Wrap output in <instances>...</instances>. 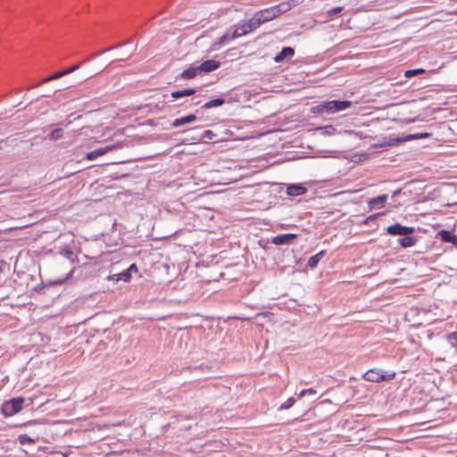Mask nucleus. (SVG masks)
I'll list each match as a JSON object with an SVG mask.
<instances>
[{
    "label": "nucleus",
    "instance_id": "obj_10",
    "mask_svg": "<svg viewBox=\"0 0 457 457\" xmlns=\"http://www.w3.org/2000/svg\"><path fill=\"white\" fill-rule=\"evenodd\" d=\"M220 67V62L219 61L209 59L204 61L200 65H198L197 70H199L200 73H210L216 71Z\"/></svg>",
    "mask_w": 457,
    "mask_h": 457
},
{
    "label": "nucleus",
    "instance_id": "obj_24",
    "mask_svg": "<svg viewBox=\"0 0 457 457\" xmlns=\"http://www.w3.org/2000/svg\"><path fill=\"white\" fill-rule=\"evenodd\" d=\"M325 254H326V251L325 250H321V251L318 252L317 253H315L314 255L311 256L308 259L307 265L311 269L316 268L318 263L324 257Z\"/></svg>",
    "mask_w": 457,
    "mask_h": 457
},
{
    "label": "nucleus",
    "instance_id": "obj_6",
    "mask_svg": "<svg viewBox=\"0 0 457 457\" xmlns=\"http://www.w3.org/2000/svg\"><path fill=\"white\" fill-rule=\"evenodd\" d=\"M388 235L392 236H406L407 234H414L415 228L410 226L402 225L400 222H395L386 228Z\"/></svg>",
    "mask_w": 457,
    "mask_h": 457
},
{
    "label": "nucleus",
    "instance_id": "obj_14",
    "mask_svg": "<svg viewBox=\"0 0 457 457\" xmlns=\"http://www.w3.org/2000/svg\"><path fill=\"white\" fill-rule=\"evenodd\" d=\"M436 237L444 243L457 245V236L451 230L441 229L437 232Z\"/></svg>",
    "mask_w": 457,
    "mask_h": 457
},
{
    "label": "nucleus",
    "instance_id": "obj_27",
    "mask_svg": "<svg viewBox=\"0 0 457 457\" xmlns=\"http://www.w3.org/2000/svg\"><path fill=\"white\" fill-rule=\"evenodd\" d=\"M63 76H64V72L62 71H57L55 73H53V74L44 78L39 83L32 86L31 87H37V86H39L42 83H46V82H49V81H52V80H54V79H61Z\"/></svg>",
    "mask_w": 457,
    "mask_h": 457
},
{
    "label": "nucleus",
    "instance_id": "obj_1",
    "mask_svg": "<svg viewBox=\"0 0 457 457\" xmlns=\"http://www.w3.org/2000/svg\"><path fill=\"white\" fill-rule=\"evenodd\" d=\"M353 105L350 100H331L320 102L318 105L312 108V113L315 114H334L341 111L346 110Z\"/></svg>",
    "mask_w": 457,
    "mask_h": 457
},
{
    "label": "nucleus",
    "instance_id": "obj_12",
    "mask_svg": "<svg viewBox=\"0 0 457 457\" xmlns=\"http://www.w3.org/2000/svg\"><path fill=\"white\" fill-rule=\"evenodd\" d=\"M235 39V37H231V33L226 32L224 35L217 38L216 41H214L212 46H210L209 52L218 51L220 49V47L231 40Z\"/></svg>",
    "mask_w": 457,
    "mask_h": 457
},
{
    "label": "nucleus",
    "instance_id": "obj_3",
    "mask_svg": "<svg viewBox=\"0 0 457 457\" xmlns=\"http://www.w3.org/2000/svg\"><path fill=\"white\" fill-rule=\"evenodd\" d=\"M291 7L292 4H290L289 3H281L279 4L262 9L259 11L258 13L265 23L278 17L281 13L287 12L288 10L291 9Z\"/></svg>",
    "mask_w": 457,
    "mask_h": 457
},
{
    "label": "nucleus",
    "instance_id": "obj_22",
    "mask_svg": "<svg viewBox=\"0 0 457 457\" xmlns=\"http://www.w3.org/2000/svg\"><path fill=\"white\" fill-rule=\"evenodd\" d=\"M431 136H432L431 133L420 132V133L408 134V135L403 136L401 137H402V143H404V142H407V141L428 138Z\"/></svg>",
    "mask_w": 457,
    "mask_h": 457
},
{
    "label": "nucleus",
    "instance_id": "obj_36",
    "mask_svg": "<svg viewBox=\"0 0 457 457\" xmlns=\"http://www.w3.org/2000/svg\"><path fill=\"white\" fill-rule=\"evenodd\" d=\"M63 135V130L62 129H54L51 134L50 138L53 140L60 139Z\"/></svg>",
    "mask_w": 457,
    "mask_h": 457
},
{
    "label": "nucleus",
    "instance_id": "obj_34",
    "mask_svg": "<svg viewBox=\"0 0 457 457\" xmlns=\"http://www.w3.org/2000/svg\"><path fill=\"white\" fill-rule=\"evenodd\" d=\"M423 72H425V71L423 69L407 70L404 72V77L411 78V77H413L415 75H418V74H420V73H423Z\"/></svg>",
    "mask_w": 457,
    "mask_h": 457
},
{
    "label": "nucleus",
    "instance_id": "obj_38",
    "mask_svg": "<svg viewBox=\"0 0 457 457\" xmlns=\"http://www.w3.org/2000/svg\"><path fill=\"white\" fill-rule=\"evenodd\" d=\"M380 215H381V213H375V214H371V215L368 216V217L363 220V223H364V224H369L370 222H371V221H373V220H377V218H378V216H380Z\"/></svg>",
    "mask_w": 457,
    "mask_h": 457
},
{
    "label": "nucleus",
    "instance_id": "obj_8",
    "mask_svg": "<svg viewBox=\"0 0 457 457\" xmlns=\"http://www.w3.org/2000/svg\"><path fill=\"white\" fill-rule=\"evenodd\" d=\"M297 234L295 233H285L279 234L271 238V243L276 245H292L296 239Z\"/></svg>",
    "mask_w": 457,
    "mask_h": 457
},
{
    "label": "nucleus",
    "instance_id": "obj_11",
    "mask_svg": "<svg viewBox=\"0 0 457 457\" xmlns=\"http://www.w3.org/2000/svg\"><path fill=\"white\" fill-rule=\"evenodd\" d=\"M58 254L64 259H66L71 265H74L75 263L79 262V258L77 253L69 247H61L58 248L57 251Z\"/></svg>",
    "mask_w": 457,
    "mask_h": 457
},
{
    "label": "nucleus",
    "instance_id": "obj_37",
    "mask_svg": "<svg viewBox=\"0 0 457 457\" xmlns=\"http://www.w3.org/2000/svg\"><path fill=\"white\" fill-rule=\"evenodd\" d=\"M342 10H343V7H341V6L331 8L327 12L328 13V17L331 18L334 15L338 14V13H340L342 12Z\"/></svg>",
    "mask_w": 457,
    "mask_h": 457
},
{
    "label": "nucleus",
    "instance_id": "obj_40",
    "mask_svg": "<svg viewBox=\"0 0 457 457\" xmlns=\"http://www.w3.org/2000/svg\"><path fill=\"white\" fill-rule=\"evenodd\" d=\"M199 129H200V127H195V128L187 129L184 132H195V131L198 130Z\"/></svg>",
    "mask_w": 457,
    "mask_h": 457
},
{
    "label": "nucleus",
    "instance_id": "obj_4",
    "mask_svg": "<svg viewBox=\"0 0 457 457\" xmlns=\"http://www.w3.org/2000/svg\"><path fill=\"white\" fill-rule=\"evenodd\" d=\"M23 403V397H14L8 401H5L1 405V413L5 418L12 417L22 410Z\"/></svg>",
    "mask_w": 457,
    "mask_h": 457
},
{
    "label": "nucleus",
    "instance_id": "obj_35",
    "mask_svg": "<svg viewBox=\"0 0 457 457\" xmlns=\"http://www.w3.org/2000/svg\"><path fill=\"white\" fill-rule=\"evenodd\" d=\"M317 394V391L314 389V388H307V389H303L301 390L299 393H298V397L301 398V397H303L305 395H314Z\"/></svg>",
    "mask_w": 457,
    "mask_h": 457
},
{
    "label": "nucleus",
    "instance_id": "obj_31",
    "mask_svg": "<svg viewBox=\"0 0 457 457\" xmlns=\"http://www.w3.org/2000/svg\"><path fill=\"white\" fill-rule=\"evenodd\" d=\"M74 271H75V267L73 266L70 270V271L66 274V276L64 278H58L56 280L51 281V282H49V285H62V284H63L65 281H67L68 279L72 278Z\"/></svg>",
    "mask_w": 457,
    "mask_h": 457
},
{
    "label": "nucleus",
    "instance_id": "obj_18",
    "mask_svg": "<svg viewBox=\"0 0 457 457\" xmlns=\"http://www.w3.org/2000/svg\"><path fill=\"white\" fill-rule=\"evenodd\" d=\"M253 31L251 27H248V22H245L243 24H237L235 26L233 32L231 33V37L237 38L241 36L246 35L247 33Z\"/></svg>",
    "mask_w": 457,
    "mask_h": 457
},
{
    "label": "nucleus",
    "instance_id": "obj_5",
    "mask_svg": "<svg viewBox=\"0 0 457 457\" xmlns=\"http://www.w3.org/2000/svg\"><path fill=\"white\" fill-rule=\"evenodd\" d=\"M137 270L138 269L136 263H132L128 269L122 270L121 272L108 276L107 279L113 282H129L132 278V274L137 272Z\"/></svg>",
    "mask_w": 457,
    "mask_h": 457
},
{
    "label": "nucleus",
    "instance_id": "obj_25",
    "mask_svg": "<svg viewBox=\"0 0 457 457\" xmlns=\"http://www.w3.org/2000/svg\"><path fill=\"white\" fill-rule=\"evenodd\" d=\"M248 27L250 26L252 30L256 29L260 27L264 21L262 20V17L259 16L258 12L253 14L252 18L248 20Z\"/></svg>",
    "mask_w": 457,
    "mask_h": 457
},
{
    "label": "nucleus",
    "instance_id": "obj_15",
    "mask_svg": "<svg viewBox=\"0 0 457 457\" xmlns=\"http://www.w3.org/2000/svg\"><path fill=\"white\" fill-rule=\"evenodd\" d=\"M420 239V237L415 236L413 234H407L403 237H400L397 242L399 245L403 248H409L414 246Z\"/></svg>",
    "mask_w": 457,
    "mask_h": 457
},
{
    "label": "nucleus",
    "instance_id": "obj_21",
    "mask_svg": "<svg viewBox=\"0 0 457 457\" xmlns=\"http://www.w3.org/2000/svg\"><path fill=\"white\" fill-rule=\"evenodd\" d=\"M387 200V195H380L376 197H372L368 201V206L370 210L378 208V207H383L385 203Z\"/></svg>",
    "mask_w": 457,
    "mask_h": 457
},
{
    "label": "nucleus",
    "instance_id": "obj_9",
    "mask_svg": "<svg viewBox=\"0 0 457 457\" xmlns=\"http://www.w3.org/2000/svg\"><path fill=\"white\" fill-rule=\"evenodd\" d=\"M399 144H402V137H394L390 135L388 137H384L383 139L379 140L378 143L373 144L372 147L377 148H384L388 146H395Z\"/></svg>",
    "mask_w": 457,
    "mask_h": 457
},
{
    "label": "nucleus",
    "instance_id": "obj_2",
    "mask_svg": "<svg viewBox=\"0 0 457 457\" xmlns=\"http://www.w3.org/2000/svg\"><path fill=\"white\" fill-rule=\"evenodd\" d=\"M362 378L369 382L380 383L390 381L395 378V371L384 370L379 368H373L367 370Z\"/></svg>",
    "mask_w": 457,
    "mask_h": 457
},
{
    "label": "nucleus",
    "instance_id": "obj_39",
    "mask_svg": "<svg viewBox=\"0 0 457 457\" xmlns=\"http://www.w3.org/2000/svg\"><path fill=\"white\" fill-rule=\"evenodd\" d=\"M401 193H402L401 188L395 190L392 194V198L395 199L397 195H401Z\"/></svg>",
    "mask_w": 457,
    "mask_h": 457
},
{
    "label": "nucleus",
    "instance_id": "obj_30",
    "mask_svg": "<svg viewBox=\"0 0 457 457\" xmlns=\"http://www.w3.org/2000/svg\"><path fill=\"white\" fill-rule=\"evenodd\" d=\"M316 129L320 130L322 135H324V136H332V135H335L337 131V129L332 125L319 127Z\"/></svg>",
    "mask_w": 457,
    "mask_h": 457
},
{
    "label": "nucleus",
    "instance_id": "obj_7",
    "mask_svg": "<svg viewBox=\"0 0 457 457\" xmlns=\"http://www.w3.org/2000/svg\"><path fill=\"white\" fill-rule=\"evenodd\" d=\"M125 43L117 44V45H114V46H112L111 47L105 48V49H104V50H102L100 52H96V53L93 54L92 55H90V56L87 57L86 59H84L81 62L76 63V64H74V65H72V66H71V67H69L67 69L62 70V71L64 72V76H66V75H68V74H70L71 72H74L75 71L79 70L80 68L81 63L87 62L90 61L91 59H93V58H95L96 56H99V55H101L104 53H106V52H109V51H111L112 49H115V48H117V47H119V46H122Z\"/></svg>",
    "mask_w": 457,
    "mask_h": 457
},
{
    "label": "nucleus",
    "instance_id": "obj_13",
    "mask_svg": "<svg viewBox=\"0 0 457 457\" xmlns=\"http://www.w3.org/2000/svg\"><path fill=\"white\" fill-rule=\"evenodd\" d=\"M115 147L116 146L113 145H106L104 147L96 148L93 151L88 152L86 155V158L89 161L96 160L97 157L105 154L106 153H108L109 151H112Z\"/></svg>",
    "mask_w": 457,
    "mask_h": 457
},
{
    "label": "nucleus",
    "instance_id": "obj_32",
    "mask_svg": "<svg viewBox=\"0 0 457 457\" xmlns=\"http://www.w3.org/2000/svg\"><path fill=\"white\" fill-rule=\"evenodd\" d=\"M18 442L24 445H32V444H35L36 440L32 437H30L29 435L27 434H21L19 436H18Z\"/></svg>",
    "mask_w": 457,
    "mask_h": 457
},
{
    "label": "nucleus",
    "instance_id": "obj_20",
    "mask_svg": "<svg viewBox=\"0 0 457 457\" xmlns=\"http://www.w3.org/2000/svg\"><path fill=\"white\" fill-rule=\"evenodd\" d=\"M196 119H197L196 115L191 113V114L187 115V116L175 119L172 121L171 126L174 127V128H179L180 126L192 123V122L195 121Z\"/></svg>",
    "mask_w": 457,
    "mask_h": 457
},
{
    "label": "nucleus",
    "instance_id": "obj_23",
    "mask_svg": "<svg viewBox=\"0 0 457 457\" xmlns=\"http://www.w3.org/2000/svg\"><path fill=\"white\" fill-rule=\"evenodd\" d=\"M195 92L196 91H195V88L188 87V88H184V89H180V90L172 91L170 96L174 99H179V98H181V97L192 96Z\"/></svg>",
    "mask_w": 457,
    "mask_h": 457
},
{
    "label": "nucleus",
    "instance_id": "obj_28",
    "mask_svg": "<svg viewBox=\"0 0 457 457\" xmlns=\"http://www.w3.org/2000/svg\"><path fill=\"white\" fill-rule=\"evenodd\" d=\"M217 137V134H215L212 130H210V129H206L204 130L200 136L198 137H192V139L194 140H197V141H202L205 138H208V139H214Z\"/></svg>",
    "mask_w": 457,
    "mask_h": 457
},
{
    "label": "nucleus",
    "instance_id": "obj_29",
    "mask_svg": "<svg viewBox=\"0 0 457 457\" xmlns=\"http://www.w3.org/2000/svg\"><path fill=\"white\" fill-rule=\"evenodd\" d=\"M447 343L457 352V331H453L445 335Z\"/></svg>",
    "mask_w": 457,
    "mask_h": 457
},
{
    "label": "nucleus",
    "instance_id": "obj_17",
    "mask_svg": "<svg viewBox=\"0 0 457 457\" xmlns=\"http://www.w3.org/2000/svg\"><path fill=\"white\" fill-rule=\"evenodd\" d=\"M286 192L290 196H299L304 195L307 188L303 184H288Z\"/></svg>",
    "mask_w": 457,
    "mask_h": 457
},
{
    "label": "nucleus",
    "instance_id": "obj_33",
    "mask_svg": "<svg viewBox=\"0 0 457 457\" xmlns=\"http://www.w3.org/2000/svg\"><path fill=\"white\" fill-rule=\"evenodd\" d=\"M295 398L293 396H291V397L287 398V400L278 407V411L288 410L295 404Z\"/></svg>",
    "mask_w": 457,
    "mask_h": 457
},
{
    "label": "nucleus",
    "instance_id": "obj_26",
    "mask_svg": "<svg viewBox=\"0 0 457 457\" xmlns=\"http://www.w3.org/2000/svg\"><path fill=\"white\" fill-rule=\"evenodd\" d=\"M225 102L226 101L223 97H218V98H215V99L206 102L202 106V108L203 109H210V108L219 107V106H221L222 104H224Z\"/></svg>",
    "mask_w": 457,
    "mask_h": 457
},
{
    "label": "nucleus",
    "instance_id": "obj_16",
    "mask_svg": "<svg viewBox=\"0 0 457 457\" xmlns=\"http://www.w3.org/2000/svg\"><path fill=\"white\" fill-rule=\"evenodd\" d=\"M295 55V49L291 46H284L279 53L273 58L275 62H282L286 59H290Z\"/></svg>",
    "mask_w": 457,
    "mask_h": 457
},
{
    "label": "nucleus",
    "instance_id": "obj_19",
    "mask_svg": "<svg viewBox=\"0 0 457 457\" xmlns=\"http://www.w3.org/2000/svg\"><path fill=\"white\" fill-rule=\"evenodd\" d=\"M200 74L199 70H197V66L190 65L188 68L185 69L179 76L178 79H192Z\"/></svg>",
    "mask_w": 457,
    "mask_h": 457
}]
</instances>
